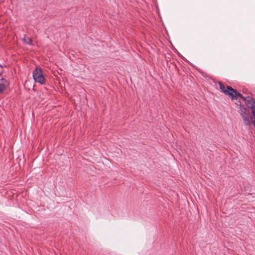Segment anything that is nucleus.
Segmentation results:
<instances>
[{"label": "nucleus", "mask_w": 255, "mask_h": 255, "mask_svg": "<svg viewBox=\"0 0 255 255\" xmlns=\"http://www.w3.org/2000/svg\"><path fill=\"white\" fill-rule=\"evenodd\" d=\"M7 86V81L3 79H1L0 80V93H2Z\"/></svg>", "instance_id": "obj_3"}, {"label": "nucleus", "mask_w": 255, "mask_h": 255, "mask_svg": "<svg viewBox=\"0 0 255 255\" xmlns=\"http://www.w3.org/2000/svg\"><path fill=\"white\" fill-rule=\"evenodd\" d=\"M33 77L36 83L41 84H44L45 83V78L43 76L42 69L39 66H37L33 71Z\"/></svg>", "instance_id": "obj_2"}, {"label": "nucleus", "mask_w": 255, "mask_h": 255, "mask_svg": "<svg viewBox=\"0 0 255 255\" xmlns=\"http://www.w3.org/2000/svg\"><path fill=\"white\" fill-rule=\"evenodd\" d=\"M220 89L221 91L226 95H228L232 100L238 99V97L242 98L248 109L244 108L241 105V103L239 101L238 103L240 106V113L243 119L244 123L246 125H250L253 124L255 126V100L254 98L250 96L244 97L242 94L238 93L236 90L232 87L225 86L221 82H218Z\"/></svg>", "instance_id": "obj_1"}, {"label": "nucleus", "mask_w": 255, "mask_h": 255, "mask_svg": "<svg viewBox=\"0 0 255 255\" xmlns=\"http://www.w3.org/2000/svg\"><path fill=\"white\" fill-rule=\"evenodd\" d=\"M23 40L25 43L29 44H31L32 39L30 38H29V37L26 38L25 37L23 38Z\"/></svg>", "instance_id": "obj_4"}]
</instances>
